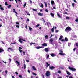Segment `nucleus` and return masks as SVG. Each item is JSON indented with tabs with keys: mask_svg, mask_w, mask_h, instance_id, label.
I'll return each mask as SVG.
<instances>
[{
	"mask_svg": "<svg viewBox=\"0 0 78 78\" xmlns=\"http://www.w3.org/2000/svg\"><path fill=\"white\" fill-rule=\"evenodd\" d=\"M54 36V35L51 34V35L50 36V38H51L52 36Z\"/></svg>",
	"mask_w": 78,
	"mask_h": 78,
	"instance_id": "5fc2aeb1",
	"label": "nucleus"
},
{
	"mask_svg": "<svg viewBox=\"0 0 78 78\" xmlns=\"http://www.w3.org/2000/svg\"><path fill=\"white\" fill-rule=\"evenodd\" d=\"M30 45H33V44H35V43H30Z\"/></svg>",
	"mask_w": 78,
	"mask_h": 78,
	"instance_id": "ea45409f",
	"label": "nucleus"
},
{
	"mask_svg": "<svg viewBox=\"0 0 78 78\" xmlns=\"http://www.w3.org/2000/svg\"><path fill=\"white\" fill-rule=\"evenodd\" d=\"M23 55H25V52H23Z\"/></svg>",
	"mask_w": 78,
	"mask_h": 78,
	"instance_id": "e2e57ef3",
	"label": "nucleus"
},
{
	"mask_svg": "<svg viewBox=\"0 0 78 78\" xmlns=\"http://www.w3.org/2000/svg\"><path fill=\"white\" fill-rule=\"evenodd\" d=\"M68 69L70 70H72L73 72H75L76 71V69L70 67V66H69Z\"/></svg>",
	"mask_w": 78,
	"mask_h": 78,
	"instance_id": "f03ea898",
	"label": "nucleus"
},
{
	"mask_svg": "<svg viewBox=\"0 0 78 78\" xmlns=\"http://www.w3.org/2000/svg\"><path fill=\"white\" fill-rule=\"evenodd\" d=\"M5 5H6L7 6H8V4H7V2H5Z\"/></svg>",
	"mask_w": 78,
	"mask_h": 78,
	"instance_id": "8fccbe9b",
	"label": "nucleus"
},
{
	"mask_svg": "<svg viewBox=\"0 0 78 78\" xmlns=\"http://www.w3.org/2000/svg\"><path fill=\"white\" fill-rule=\"evenodd\" d=\"M76 50V48H74L73 49V51H75Z\"/></svg>",
	"mask_w": 78,
	"mask_h": 78,
	"instance_id": "0e129e2a",
	"label": "nucleus"
},
{
	"mask_svg": "<svg viewBox=\"0 0 78 78\" xmlns=\"http://www.w3.org/2000/svg\"><path fill=\"white\" fill-rule=\"evenodd\" d=\"M63 37L62 36H61L60 37V38H59V40H61Z\"/></svg>",
	"mask_w": 78,
	"mask_h": 78,
	"instance_id": "473e14b6",
	"label": "nucleus"
},
{
	"mask_svg": "<svg viewBox=\"0 0 78 78\" xmlns=\"http://www.w3.org/2000/svg\"><path fill=\"white\" fill-rule=\"evenodd\" d=\"M15 73H16V75H18V73H17V72H16Z\"/></svg>",
	"mask_w": 78,
	"mask_h": 78,
	"instance_id": "052dcab7",
	"label": "nucleus"
},
{
	"mask_svg": "<svg viewBox=\"0 0 78 78\" xmlns=\"http://www.w3.org/2000/svg\"><path fill=\"white\" fill-rule=\"evenodd\" d=\"M71 30H72V29H71L70 27H68L66 29L65 31L66 32L69 33V31H71Z\"/></svg>",
	"mask_w": 78,
	"mask_h": 78,
	"instance_id": "f257e3e1",
	"label": "nucleus"
},
{
	"mask_svg": "<svg viewBox=\"0 0 78 78\" xmlns=\"http://www.w3.org/2000/svg\"><path fill=\"white\" fill-rule=\"evenodd\" d=\"M57 14L58 16V17H59V18H62V15H59V14H58V13H57Z\"/></svg>",
	"mask_w": 78,
	"mask_h": 78,
	"instance_id": "2eb2a0df",
	"label": "nucleus"
},
{
	"mask_svg": "<svg viewBox=\"0 0 78 78\" xmlns=\"http://www.w3.org/2000/svg\"><path fill=\"white\" fill-rule=\"evenodd\" d=\"M38 15L40 16H43V13H38Z\"/></svg>",
	"mask_w": 78,
	"mask_h": 78,
	"instance_id": "9b49d317",
	"label": "nucleus"
},
{
	"mask_svg": "<svg viewBox=\"0 0 78 78\" xmlns=\"http://www.w3.org/2000/svg\"><path fill=\"white\" fill-rule=\"evenodd\" d=\"M50 55L51 56H52V57H54L55 56V55L53 53L50 54Z\"/></svg>",
	"mask_w": 78,
	"mask_h": 78,
	"instance_id": "4468645a",
	"label": "nucleus"
},
{
	"mask_svg": "<svg viewBox=\"0 0 78 78\" xmlns=\"http://www.w3.org/2000/svg\"><path fill=\"white\" fill-rule=\"evenodd\" d=\"M42 48V47L40 46L36 47V48H37V49H39V48Z\"/></svg>",
	"mask_w": 78,
	"mask_h": 78,
	"instance_id": "5701e85b",
	"label": "nucleus"
},
{
	"mask_svg": "<svg viewBox=\"0 0 78 78\" xmlns=\"http://www.w3.org/2000/svg\"><path fill=\"white\" fill-rule=\"evenodd\" d=\"M32 10H33V11H37V9H33Z\"/></svg>",
	"mask_w": 78,
	"mask_h": 78,
	"instance_id": "2f4dec72",
	"label": "nucleus"
},
{
	"mask_svg": "<svg viewBox=\"0 0 78 78\" xmlns=\"http://www.w3.org/2000/svg\"><path fill=\"white\" fill-rule=\"evenodd\" d=\"M3 51H4V50H3L2 49H1V48H0V53H2V52H3Z\"/></svg>",
	"mask_w": 78,
	"mask_h": 78,
	"instance_id": "6ab92c4d",
	"label": "nucleus"
},
{
	"mask_svg": "<svg viewBox=\"0 0 78 78\" xmlns=\"http://www.w3.org/2000/svg\"><path fill=\"white\" fill-rule=\"evenodd\" d=\"M29 30L30 31H31L32 30V28L30 27H29Z\"/></svg>",
	"mask_w": 78,
	"mask_h": 78,
	"instance_id": "603ef678",
	"label": "nucleus"
},
{
	"mask_svg": "<svg viewBox=\"0 0 78 78\" xmlns=\"http://www.w3.org/2000/svg\"><path fill=\"white\" fill-rule=\"evenodd\" d=\"M49 58V55H47V57H46V58H47V59H48Z\"/></svg>",
	"mask_w": 78,
	"mask_h": 78,
	"instance_id": "37998d69",
	"label": "nucleus"
},
{
	"mask_svg": "<svg viewBox=\"0 0 78 78\" xmlns=\"http://www.w3.org/2000/svg\"><path fill=\"white\" fill-rule=\"evenodd\" d=\"M32 69L34 70H36V69L34 66H32Z\"/></svg>",
	"mask_w": 78,
	"mask_h": 78,
	"instance_id": "dca6fc26",
	"label": "nucleus"
},
{
	"mask_svg": "<svg viewBox=\"0 0 78 78\" xmlns=\"http://www.w3.org/2000/svg\"><path fill=\"white\" fill-rule=\"evenodd\" d=\"M51 16L52 17H54V14L52 13H51Z\"/></svg>",
	"mask_w": 78,
	"mask_h": 78,
	"instance_id": "cd10ccee",
	"label": "nucleus"
},
{
	"mask_svg": "<svg viewBox=\"0 0 78 78\" xmlns=\"http://www.w3.org/2000/svg\"><path fill=\"white\" fill-rule=\"evenodd\" d=\"M32 74L33 75H35V76H36V73H34V72L32 73Z\"/></svg>",
	"mask_w": 78,
	"mask_h": 78,
	"instance_id": "58836bf2",
	"label": "nucleus"
},
{
	"mask_svg": "<svg viewBox=\"0 0 78 78\" xmlns=\"http://www.w3.org/2000/svg\"><path fill=\"white\" fill-rule=\"evenodd\" d=\"M9 61L10 62L11 61V59L10 58H9Z\"/></svg>",
	"mask_w": 78,
	"mask_h": 78,
	"instance_id": "49530a36",
	"label": "nucleus"
},
{
	"mask_svg": "<svg viewBox=\"0 0 78 78\" xmlns=\"http://www.w3.org/2000/svg\"><path fill=\"white\" fill-rule=\"evenodd\" d=\"M47 44L46 43H44L43 44H42V46H45V47H46V46H47Z\"/></svg>",
	"mask_w": 78,
	"mask_h": 78,
	"instance_id": "412c9836",
	"label": "nucleus"
},
{
	"mask_svg": "<svg viewBox=\"0 0 78 78\" xmlns=\"http://www.w3.org/2000/svg\"><path fill=\"white\" fill-rule=\"evenodd\" d=\"M45 37V39H48V36L47 35H46Z\"/></svg>",
	"mask_w": 78,
	"mask_h": 78,
	"instance_id": "393cba45",
	"label": "nucleus"
},
{
	"mask_svg": "<svg viewBox=\"0 0 78 78\" xmlns=\"http://www.w3.org/2000/svg\"><path fill=\"white\" fill-rule=\"evenodd\" d=\"M66 19H67L68 20H69V19H70V18L69 17H66Z\"/></svg>",
	"mask_w": 78,
	"mask_h": 78,
	"instance_id": "f704fd0d",
	"label": "nucleus"
},
{
	"mask_svg": "<svg viewBox=\"0 0 78 78\" xmlns=\"http://www.w3.org/2000/svg\"><path fill=\"white\" fill-rule=\"evenodd\" d=\"M39 6L41 8H43L44 7V5L42 4L41 3H40L39 4Z\"/></svg>",
	"mask_w": 78,
	"mask_h": 78,
	"instance_id": "9d476101",
	"label": "nucleus"
},
{
	"mask_svg": "<svg viewBox=\"0 0 78 78\" xmlns=\"http://www.w3.org/2000/svg\"><path fill=\"white\" fill-rule=\"evenodd\" d=\"M5 73H6V74H5V72H2V74L3 75H4V76H6V74H7V73H8V71L7 70L5 71Z\"/></svg>",
	"mask_w": 78,
	"mask_h": 78,
	"instance_id": "1a4fd4ad",
	"label": "nucleus"
},
{
	"mask_svg": "<svg viewBox=\"0 0 78 78\" xmlns=\"http://www.w3.org/2000/svg\"><path fill=\"white\" fill-rule=\"evenodd\" d=\"M44 50H45V52H46V53H47L48 51V48H46Z\"/></svg>",
	"mask_w": 78,
	"mask_h": 78,
	"instance_id": "f8f14e48",
	"label": "nucleus"
},
{
	"mask_svg": "<svg viewBox=\"0 0 78 78\" xmlns=\"http://www.w3.org/2000/svg\"><path fill=\"white\" fill-rule=\"evenodd\" d=\"M19 50L20 53H22V51L20 49H19Z\"/></svg>",
	"mask_w": 78,
	"mask_h": 78,
	"instance_id": "6e6d98bb",
	"label": "nucleus"
},
{
	"mask_svg": "<svg viewBox=\"0 0 78 78\" xmlns=\"http://www.w3.org/2000/svg\"><path fill=\"white\" fill-rule=\"evenodd\" d=\"M51 5H53V4H55V2H54V1H51Z\"/></svg>",
	"mask_w": 78,
	"mask_h": 78,
	"instance_id": "b1692460",
	"label": "nucleus"
},
{
	"mask_svg": "<svg viewBox=\"0 0 78 78\" xmlns=\"http://www.w3.org/2000/svg\"><path fill=\"white\" fill-rule=\"evenodd\" d=\"M46 64L47 65H46V67H48V66H50V65L48 64V63L47 62H46Z\"/></svg>",
	"mask_w": 78,
	"mask_h": 78,
	"instance_id": "a211bd4d",
	"label": "nucleus"
},
{
	"mask_svg": "<svg viewBox=\"0 0 78 78\" xmlns=\"http://www.w3.org/2000/svg\"><path fill=\"white\" fill-rule=\"evenodd\" d=\"M26 5H27V3H26V2H25V3L23 5L24 8H25V7L26 6Z\"/></svg>",
	"mask_w": 78,
	"mask_h": 78,
	"instance_id": "a878e982",
	"label": "nucleus"
},
{
	"mask_svg": "<svg viewBox=\"0 0 78 78\" xmlns=\"http://www.w3.org/2000/svg\"><path fill=\"white\" fill-rule=\"evenodd\" d=\"M77 36L76 35H75L74 36V37H75V38H76V37Z\"/></svg>",
	"mask_w": 78,
	"mask_h": 78,
	"instance_id": "338daca9",
	"label": "nucleus"
},
{
	"mask_svg": "<svg viewBox=\"0 0 78 78\" xmlns=\"http://www.w3.org/2000/svg\"><path fill=\"white\" fill-rule=\"evenodd\" d=\"M69 78H73V77H72V76H70Z\"/></svg>",
	"mask_w": 78,
	"mask_h": 78,
	"instance_id": "774afa93",
	"label": "nucleus"
},
{
	"mask_svg": "<svg viewBox=\"0 0 78 78\" xmlns=\"http://www.w3.org/2000/svg\"><path fill=\"white\" fill-rule=\"evenodd\" d=\"M16 28H19L20 27L19 25H16Z\"/></svg>",
	"mask_w": 78,
	"mask_h": 78,
	"instance_id": "864d4df0",
	"label": "nucleus"
},
{
	"mask_svg": "<svg viewBox=\"0 0 78 78\" xmlns=\"http://www.w3.org/2000/svg\"><path fill=\"white\" fill-rule=\"evenodd\" d=\"M66 72H67V74H68V75H70L71 74V73H70V72H69V71H67Z\"/></svg>",
	"mask_w": 78,
	"mask_h": 78,
	"instance_id": "bb28decb",
	"label": "nucleus"
},
{
	"mask_svg": "<svg viewBox=\"0 0 78 78\" xmlns=\"http://www.w3.org/2000/svg\"><path fill=\"white\" fill-rule=\"evenodd\" d=\"M10 7H11V5H8V6L7 7V8H10Z\"/></svg>",
	"mask_w": 78,
	"mask_h": 78,
	"instance_id": "72a5a7b5",
	"label": "nucleus"
},
{
	"mask_svg": "<svg viewBox=\"0 0 78 78\" xmlns=\"http://www.w3.org/2000/svg\"><path fill=\"white\" fill-rule=\"evenodd\" d=\"M18 76L20 77V78H22V75H19Z\"/></svg>",
	"mask_w": 78,
	"mask_h": 78,
	"instance_id": "4c0bfd02",
	"label": "nucleus"
},
{
	"mask_svg": "<svg viewBox=\"0 0 78 78\" xmlns=\"http://www.w3.org/2000/svg\"><path fill=\"white\" fill-rule=\"evenodd\" d=\"M70 45H71V43H68V46H69V47H70Z\"/></svg>",
	"mask_w": 78,
	"mask_h": 78,
	"instance_id": "a19ab883",
	"label": "nucleus"
},
{
	"mask_svg": "<svg viewBox=\"0 0 78 78\" xmlns=\"http://www.w3.org/2000/svg\"><path fill=\"white\" fill-rule=\"evenodd\" d=\"M0 9L1 10H2V11H3V10H4V9H3V8L2 7H1Z\"/></svg>",
	"mask_w": 78,
	"mask_h": 78,
	"instance_id": "c03bdc74",
	"label": "nucleus"
},
{
	"mask_svg": "<svg viewBox=\"0 0 78 78\" xmlns=\"http://www.w3.org/2000/svg\"><path fill=\"white\" fill-rule=\"evenodd\" d=\"M15 63H16H16H17V64H18L17 66H20V63H19V62H18V61H15Z\"/></svg>",
	"mask_w": 78,
	"mask_h": 78,
	"instance_id": "ddd939ff",
	"label": "nucleus"
},
{
	"mask_svg": "<svg viewBox=\"0 0 78 78\" xmlns=\"http://www.w3.org/2000/svg\"><path fill=\"white\" fill-rule=\"evenodd\" d=\"M76 46L78 47V43H76Z\"/></svg>",
	"mask_w": 78,
	"mask_h": 78,
	"instance_id": "3c124183",
	"label": "nucleus"
},
{
	"mask_svg": "<svg viewBox=\"0 0 78 78\" xmlns=\"http://www.w3.org/2000/svg\"><path fill=\"white\" fill-rule=\"evenodd\" d=\"M61 41H62V42H64L65 41V40H64V39H62V40H61Z\"/></svg>",
	"mask_w": 78,
	"mask_h": 78,
	"instance_id": "de8ad7c7",
	"label": "nucleus"
},
{
	"mask_svg": "<svg viewBox=\"0 0 78 78\" xmlns=\"http://www.w3.org/2000/svg\"><path fill=\"white\" fill-rule=\"evenodd\" d=\"M29 1L30 2V3L31 4L32 3V1H31L30 0Z\"/></svg>",
	"mask_w": 78,
	"mask_h": 78,
	"instance_id": "13d9d810",
	"label": "nucleus"
},
{
	"mask_svg": "<svg viewBox=\"0 0 78 78\" xmlns=\"http://www.w3.org/2000/svg\"><path fill=\"white\" fill-rule=\"evenodd\" d=\"M50 72L49 71H47L46 73V75L48 77L50 76Z\"/></svg>",
	"mask_w": 78,
	"mask_h": 78,
	"instance_id": "20e7f679",
	"label": "nucleus"
},
{
	"mask_svg": "<svg viewBox=\"0 0 78 78\" xmlns=\"http://www.w3.org/2000/svg\"><path fill=\"white\" fill-rule=\"evenodd\" d=\"M7 51L9 52H10L11 51H13V49L11 48H9L8 49H7Z\"/></svg>",
	"mask_w": 78,
	"mask_h": 78,
	"instance_id": "423d86ee",
	"label": "nucleus"
},
{
	"mask_svg": "<svg viewBox=\"0 0 78 78\" xmlns=\"http://www.w3.org/2000/svg\"><path fill=\"white\" fill-rule=\"evenodd\" d=\"M16 23L17 25H19V22H16Z\"/></svg>",
	"mask_w": 78,
	"mask_h": 78,
	"instance_id": "bf43d9fd",
	"label": "nucleus"
},
{
	"mask_svg": "<svg viewBox=\"0 0 78 78\" xmlns=\"http://www.w3.org/2000/svg\"><path fill=\"white\" fill-rule=\"evenodd\" d=\"M26 13L27 14V15H28V16H30V14H29V13L28 12H26Z\"/></svg>",
	"mask_w": 78,
	"mask_h": 78,
	"instance_id": "c756f323",
	"label": "nucleus"
},
{
	"mask_svg": "<svg viewBox=\"0 0 78 78\" xmlns=\"http://www.w3.org/2000/svg\"><path fill=\"white\" fill-rule=\"evenodd\" d=\"M45 11L47 12H48V10H47V9H45Z\"/></svg>",
	"mask_w": 78,
	"mask_h": 78,
	"instance_id": "c9c22d12",
	"label": "nucleus"
},
{
	"mask_svg": "<svg viewBox=\"0 0 78 78\" xmlns=\"http://www.w3.org/2000/svg\"><path fill=\"white\" fill-rule=\"evenodd\" d=\"M49 41L50 44H52V43L53 42V39L51 38L49 40Z\"/></svg>",
	"mask_w": 78,
	"mask_h": 78,
	"instance_id": "0eeeda50",
	"label": "nucleus"
},
{
	"mask_svg": "<svg viewBox=\"0 0 78 78\" xmlns=\"http://www.w3.org/2000/svg\"><path fill=\"white\" fill-rule=\"evenodd\" d=\"M51 31L52 33H53V32H54V27H53V28H52L51 30Z\"/></svg>",
	"mask_w": 78,
	"mask_h": 78,
	"instance_id": "c85d7f7f",
	"label": "nucleus"
},
{
	"mask_svg": "<svg viewBox=\"0 0 78 78\" xmlns=\"http://www.w3.org/2000/svg\"><path fill=\"white\" fill-rule=\"evenodd\" d=\"M58 73H61V71L59 70L58 71Z\"/></svg>",
	"mask_w": 78,
	"mask_h": 78,
	"instance_id": "09e8293b",
	"label": "nucleus"
},
{
	"mask_svg": "<svg viewBox=\"0 0 78 78\" xmlns=\"http://www.w3.org/2000/svg\"><path fill=\"white\" fill-rule=\"evenodd\" d=\"M72 5L73 8L74 7V5H75V4L73 3L72 4Z\"/></svg>",
	"mask_w": 78,
	"mask_h": 78,
	"instance_id": "a18cd8bd",
	"label": "nucleus"
},
{
	"mask_svg": "<svg viewBox=\"0 0 78 78\" xmlns=\"http://www.w3.org/2000/svg\"><path fill=\"white\" fill-rule=\"evenodd\" d=\"M2 62H4V63H5V64H6V62H4L3 61H2V62H0V64H2Z\"/></svg>",
	"mask_w": 78,
	"mask_h": 78,
	"instance_id": "4be33fe9",
	"label": "nucleus"
},
{
	"mask_svg": "<svg viewBox=\"0 0 78 78\" xmlns=\"http://www.w3.org/2000/svg\"><path fill=\"white\" fill-rule=\"evenodd\" d=\"M60 53H59V54L61 55H66V54L63 53V51L61 50L59 51Z\"/></svg>",
	"mask_w": 78,
	"mask_h": 78,
	"instance_id": "39448f33",
	"label": "nucleus"
},
{
	"mask_svg": "<svg viewBox=\"0 0 78 78\" xmlns=\"http://www.w3.org/2000/svg\"><path fill=\"white\" fill-rule=\"evenodd\" d=\"M55 69V67H54L53 66H52V67H50V69L51 70H53V69Z\"/></svg>",
	"mask_w": 78,
	"mask_h": 78,
	"instance_id": "f3484780",
	"label": "nucleus"
},
{
	"mask_svg": "<svg viewBox=\"0 0 78 78\" xmlns=\"http://www.w3.org/2000/svg\"><path fill=\"white\" fill-rule=\"evenodd\" d=\"M24 69H25L26 68V65H25V64H24Z\"/></svg>",
	"mask_w": 78,
	"mask_h": 78,
	"instance_id": "e433bc0d",
	"label": "nucleus"
},
{
	"mask_svg": "<svg viewBox=\"0 0 78 78\" xmlns=\"http://www.w3.org/2000/svg\"><path fill=\"white\" fill-rule=\"evenodd\" d=\"M39 25H40L39 24H38L37 25H36L35 26V27H39Z\"/></svg>",
	"mask_w": 78,
	"mask_h": 78,
	"instance_id": "79ce46f5",
	"label": "nucleus"
},
{
	"mask_svg": "<svg viewBox=\"0 0 78 78\" xmlns=\"http://www.w3.org/2000/svg\"><path fill=\"white\" fill-rule=\"evenodd\" d=\"M64 14H67V12H66L65 13H64Z\"/></svg>",
	"mask_w": 78,
	"mask_h": 78,
	"instance_id": "69168bd1",
	"label": "nucleus"
},
{
	"mask_svg": "<svg viewBox=\"0 0 78 78\" xmlns=\"http://www.w3.org/2000/svg\"><path fill=\"white\" fill-rule=\"evenodd\" d=\"M46 23H47V25H48V26L49 25H51V24H50V23L49 22H46Z\"/></svg>",
	"mask_w": 78,
	"mask_h": 78,
	"instance_id": "aec40b11",
	"label": "nucleus"
},
{
	"mask_svg": "<svg viewBox=\"0 0 78 78\" xmlns=\"http://www.w3.org/2000/svg\"><path fill=\"white\" fill-rule=\"evenodd\" d=\"M13 12H14L15 13L16 15V16H17V17H18L17 16V12H16V10H15V9H13Z\"/></svg>",
	"mask_w": 78,
	"mask_h": 78,
	"instance_id": "6e6552de",
	"label": "nucleus"
},
{
	"mask_svg": "<svg viewBox=\"0 0 78 78\" xmlns=\"http://www.w3.org/2000/svg\"><path fill=\"white\" fill-rule=\"evenodd\" d=\"M22 41H24V42H26V41L25 40H23V39L21 38H19V41L21 43V44H22L23 42Z\"/></svg>",
	"mask_w": 78,
	"mask_h": 78,
	"instance_id": "7ed1b4c3",
	"label": "nucleus"
},
{
	"mask_svg": "<svg viewBox=\"0 0 78 78\" xmlns=\"http://www.w3.org/2000/svg\"><path fill=\"white\" fill-rule=\"evenodd\" d=\"M28 72L29 73H30V71L29 70H28Z\"/></svg>",
	"mask_w": 78,
	"mask_h": 78,
	"instance_id": "680f3d73",
	"label": "nucleus"
},
{
	"mask_svg": "<svg viewBox=\"0 0 78 78\" xmlns=\"http://www.w3.org/2000/svg\"><path fill=\"white\" fill-rule=\"evenodd\" d=\"M55 39H56V40H57V37L56 36H55Z\"/></svg>",
	"mask_w": 78,
	"mask_h": 78,
	"instance_id": "4d7b16f0",
	"label": "nucleus"
},
{
	"mask_svg": "<svg viewBox=\"0 0 78 78\" xmlns=\"http://www.w3.org/2000/svg\"><path fill=\"white\" fill-rule=\"evenodd\" d=\"M65 41H68V39H67L66 37L65 38Z\"/></svg>",
	"mask_w": 78,
	"mask_h": 78,
	"instance_id": "7c9ffc66",
	"label": "nucleus"
}]
</instances>
